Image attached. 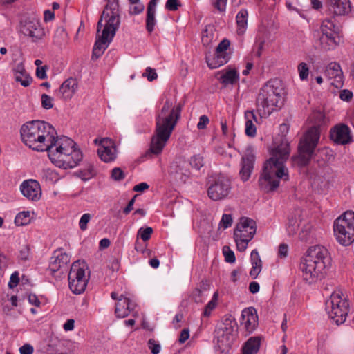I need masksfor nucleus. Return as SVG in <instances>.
I'll use <instances>...</instances> for the list:
<instances>
[{"mask_svg":"<svg viewBox=\"0 0 354 354\" xmlns=\"http://www.w3.org/2000/svg\"><path fill=\"white\" fill-rule=\"evenodd\" d=\"M158 1V0H151L147 6L146 28L149 32L153 30L156 25L155 13Z\"/></svg>","mask_w":354,"mask_h":354,"instance_id":"7c9ffc66","label":"nucleus"},{"mask_svg":"<svg viewBox=\"0 0 354 354\" xmlns=\"http://www.w3.org/2000/svg\"><path fill=\"white\" fill-rule=\"evenodd\" d=\"M78 87L77 81L74 78H68L60 86L57 91V95L63 100L71 99Z\"/></svg>","mask_w":354,"mask_h":354,"instance_id":"bb28decb","label":"nucleus"},{"mask_svg":"<svg viewBox=\"0 0 354 354\" xmlns=\"http://www.w3.org/2000/svg\"><path fill=\"white\" fill-rule=\"evenodd\" d=\"M320 30L322 35L319 37V42L324 50H333L340 44L341 37L338 28L331 19L322 20Z\"/></svg>","mask_w":354,"mask_h":354,"instance_id":"ddd939ff","label":"nucleus"},{"mask_svg":"<svg viewBox=\"0 0 354 354\" xmlns=\"http://www.w3.org/2000/svg\"><path fill=\"white\" fill-rule=\"evenodd\" d=\"M261 346V337H252L244 344L242 354H256Z\"/></svg>","mask_w":354,"mask_h":354,"instance_id":"473e14b6","label":"nucleus"},{"mask_svg":"<svg viewBox=\"0 0 354 354\" xmlns=\"http://www.w3.org/2000/svg\"><path fill=\"white\" fill-rule=\"evenodd\" d=\"M114 18L116 21H118V26L115 28V32L120 27V18L119 13V4L118 0H107V3L102 13L101 17L99 19L97 25V35H100V32L101 28L103 26L102 21L104 20L105 24L104 25V28L108 26V22L110 20Z\"/></svg>","mask_w":354,"mask_h":354,"instance_id":"f3484780","label":"nucleus"},{"mask_svg":"<svg viewBox=\"0 0 354 354\" xmlns=\"http://www.w3.org/2000/svg\"><path fill=\"white\" fill-rule=\"evenodd\" d=\"M111 177L115 180L119 181L123 180L125 177V175L120 168L115 167L112 170Z\"/></svg>","mask_w":354,"mask_h":354,"instance_id":"8fccbe9b","label":"nucleus"},{"mask_svg":"<svg viewBox=\"0 0 354 354\" xmlns=\"http://www.w3.org/2000/svg\"><path fill=\"white\" fill-rule=\"evenodd\" d=\"M327 3L335 15H345L351 10L349 0H327Z\"/></svg>","mask_w":354,"mask_h":354,"instance_id":"cd10ccee","label":"nucleus"},{"mask_svg":"<svg viewBox=\"0 0 354 354\" xmlns=\"http://www.w3.org/2000/svg\"><path fill=\"white\" fill-rule=\"evenodd\" d=\"M33 351V346L29 344H26L19 348L20 354H32Z\"/></svg>","mask_w":354,"mask_h":354,"instance_id":"e2e57ef3","label":"nucleus"},{"mask_svg":"<svg viewBox=\"0 0 354 354\" xmlns=\"http://www.w3.org/2000/svg\"><path fill=\"white\" fill-rule=\"evenodd\" d=\"M144 5L142 3L131 5L129 8V13L131 15H138L141 13L144 10Z\"/></svg>","mask_w":354,"mask_h":354,"instance_id":"864d4df0","label":"nucleus"},{"mask_svg":"<svg viewBox=\"0 0 354 354\" xmlns=\"http://www.w3.org/2000/svg\"><path fill=\"white\" fill-rule=\"evenodd\" d=\"M216 299H217V294L215 293L214 295L213 298L210 301L207 303V304L205 306L204 311H203V316L204 317H209L212 311L216 308Z\"/></svg>","mask_w":354,"mask_h":354,"instance_id":"ea45409f","label":"nucleus"},{"mask_svg":"<svg viewBox=\"0 0 354 354\" xmlns=\"http://www.w3.org/2000/svg\"><path fill=\"white\" fill-rule=\"evenodd\" d=\"M80 178L86 181L91 179L93 176H95V171L94 169V167L91 165H88L85 169H83L79 172Z\"/></svg>","mask_w":354,"mask_h":354,"instance_id":"4c0bfd02","label":"nucleus"},{"mask_svg":"<svg viewBox=\"0 0 354 354\" xmlns=\"http://www.w3.org/2000/svg\"><path fill=\"white\" fill-rule=\"evenodd\" d=\"M248 12L246 9H241L236 17L237 24V34L242 35L245 33L248 26Z\"/></svg>","mask_w":354,"mask_h":354,"instance_id":"72a5a7b5","label":"nucleus"},{"mask_svg":"<svg viewBox=\"0 0 354 354\" xmlns=\"http://www.w3.org/2000/svg\"><path fill=\"white\" fill-rule=\"evenodd\" d=\"M230 45V41L227 39H224L218 44L216 50V51H219V52H221V51L227 52V50L229 48Z\"/></svg>","mask_w":354,"mask_h":354,"instance_id":"13d9d810","label":"nucleus"},{"mask_svg":"<svg viewBox=\"0 0 354 354\" xmlns=\"http://www.w3.org/2000/svg\"><path fill=\"white\" fill-rule=\"evenodd\" d=\"M252 268L250 275L252 279H256L262 269V261L257 250L252 251L250 254Z\"/></svg>","mask_w":354,"mask_h":354,"instance_id":"2f4dec72","label":"nucleus"},{"mask_svg":"<svg viewBox=\"0 0 354 354\" xmlns=\"http://www.w3.org/2000/svg\"><path fill=\"white\" fill-rule=\"evenodd\" d=\"M91 218V215L88 213L84 214L80 218L79 225L80 228L84 231L87 229V224Z\"/></svg>","mask_w":354,"mask_h":354,"instance_id":"de8ad7c7","label":"nucleus"},{"mask_svg":"<svg viewBox=\"0 0 354 354\" xmlns=\"http://www.w3.org/2000/svg\"><path fill=\"white\" fill-rule=\"evenodd\" d=\"M223 253L225 256V259L228 263H234L236 261L234 253L228 246L223 248Z\"/></svg>","mask_w":354,"mask_h":354,"instance_id":"c03bdc74","label":"nucleus"},{"mask_svg":"<svg viewBox=\"0 0 354 354\" xmlns=\"http://www.w3.org/2000/svg\"><path fill=\"white\" fill-rule=\"evenodd\" d=\"M215 52L219 57L221 62L223 63H225V64L227 63L231 58V55L228 52H225V51L219 52V51H216V50Z\"/></svg>","mask_w":354,"mask_h":354,"instance_id":"680f3d73","label":"nucleus"},{"mask_svg":"<svg viewBox=\"0 0 354 354\" xmlns=\"http://www.w3.org/2000/svg\"><path fill=\"white\" fill-rule=\"evenodd\" d=\"M190 165L192 167L199 170L204 165V158L201 155H194L191 158Z\"/></svg>","mask_w":354,"mask_h":354,"instance_id":"a19ab883","label":"nucleus"},{"mask_svg":"<svg viewBox=\"0 0 354 354\" xmlns=\"http://www.w3.org/2000/svg\"><path fill=\"white\" fill-rule=\"evenodd\" d=\"M245 133L248 136L254 137L256 135L257 129L252 120L257 121V118L252 111H247L245 112Z\"/></svg>","mask_w":354,"mask_h":354,"instance_id":"f704fd0d","label":"nucleus"},{"mask_svg":"<svg viewBox=\"0 0 354 354\" xmlns=\"http://www.w3.org/2000/svg\"><path fill=\"white\" fill-rule=\"evenodd\" d=\"M180 6L178 0H167L165 4V8L169 11L177 10Z\"/></svg>","mask_w":354,"mask_h":354,"instance_id":"3c124183","label":"nucleus"},{"mask_svg":"<svg viewBox=\"0 0 354 354\" xmlns=\"http://www.w3.org/2000/svg\"><path fill=\"white\" fill-rule=\"evenodd\" d=\"M232 218L231 214H224L222 216V218L218 224L219 229H227L232 225Z\"/></svg>","mask_w":354,"mask_h":354,"instance_id":"79ce46f5","label":"nucleus"},{"mask_svg":"<svg viewBox=\"0 0 354 354\" xmlns=\"http://www.w3.org/2000/svg\"><path fill=\"white\" fill-rule=\"evenodd\" d=\"M28 301L30 304L39 307L41 305V302L38 298V297L35 294H30L28 296Z\"/></svg>","mask_w":354,"mask_h":354,"instance_id":"774afa93","label":"nucleus"},{"mask_svg":"<svg viewBox=\"0 0 354 354\" xmlns=\"http://www.w3.org/2000/svg\"><path fill=\"white\" fill-rule=\"evenodd\" d=\"M325 75L329 80H333L330 84L339 88L343 84V73L340 65L337 62L330 63L326 68Z\"/></svg>","mask_w":354,"mask_h":354,"instance_id":"393cba45","label":"nucleus"},{"mask_svg":"<svg viewBox=\"0 0 354 354\" xmlns=\"http://www.w3.org/2000/svg\"><path fill=\"white\" fill-rule=\"evenodd\" d=\"M255 157L250 149H248L242 157L239 175L241 179L245 182L249 180L254 169Z\"/></svg>","mask_w":354,"mask_h":354,"instance_id":"412c9836","label":"nucleus"},{"mask_svg":"<svg viewBox=\"0 0 354 354\" xmlns=\"http://www.w3.org/2000/svg\"><path fill=\"white\" fill-rule=\"evenodd\" d=\"M70 261L69 256L62 252V250H57L54 252L50 261L49 270L52 274H55L62 268L66 267Z\"/></svg>","mask_w":354,"mask_h":354,"instance_id":"b1692460","label":"nucleus"},{"mask_svg":"<svg viewBox=\"0 0 354 354\" xmlns=\"http://www.w3.org/2000/svg\"><path fill=\"white\" fill-rule=\"evenodd\" d=\"M241 324L248 333H252L258 325L257 310L253 307L245 308L241 313Z\"/></svg>","mask_w":354,"mask_h":354,"instance_id":"4be33fe9","label":"nucleus"},{"mask_svg":"<svg viewBox=\"0 0 354 354\" xmlns=\"http://www.w3.org/2000/svg\"><path fill=\"white\" fill-rule=\"evenodd\" d=\"M41 106L45 109H50L53 107V99L47 94H42L41 96Z\"/></svg>","mask_w":354,"mask_h":354,"instance_id":"37998d69","label":"nucleus"},{"mask_svg":"<svg viewBox=\"0 0 354 354\" xmlns=\"http://www.w3.org/2000/svg\"><path fill=\"white\" fill-rule=\"evenodd\" d=\"M330 136L332 140L339 145H346L352 141L351 129L344 124L335 125L330 130Z\"/></svg>","mask_w":354,"mask_h":354,"instance_id":"6ab92c4d","label":"nucleus"},{"mask_svg":"<svg viewBox=\"0 0 354 354\" xmlns=\"http://www.w3.org/2000/svg\"><path fill=\"white\" fill-rule=\"evenodd\" d=\"M48 152L50 161L57 167L64 169L76 167L82 160L81 151L75 142L68 137L53 135L48 142Z\"/></svg>","mask_w":354,"mask_h":354,"instance_id":"7ed1b4c3","label":"nucleus"},{"mask_svg":"<svg viewBox=\"0 0 354 354\" xmlns=\"http://www.w3.org/2000/svg\"><path fill=\"white\" fill-rule=\"evenodd\" d=\"M7 266L8 259L4 255L0 254V277L3 275Z\"/></svg>","mask_w":354,"mask_h":354,"instance_id":"052dcab7","label":"nucleus"},{"mask_svg":"<svg viewBox=\"0 0 354 354\" xmlns=\"http://www.w3.org/2000/svg\"><path fill=\"white\" fill-rule=\"evenodd\" d=\"M22 142L34 151L44 152L48 149L53 135L57 133L53 127L44 120H32L24 124L20 129Z\"/></svg>","mask_w":354,"mask_h":354,"instance_id":"39448f33","label":"nucleus"},{"mask_svg":"<svg viewBox=\"0 0 354 354\" xmlns=\"http://www.w3.org/2000/svg\"><path fill=\"white\" fill-rule=\"evenodd\" d=\"M189 337V330L188 328H184L180 334L178 339V341L180 344H183L185 342L186 340H187Z\"/></svg>","mask_w":354,"mask_h":354,"instance_id":"338daca9","label":"nucleus"},{"mask_svg":"<svg viewBox=\"0 0 354 354\" xmlns=\"http://www.w3.org/2000/svg\"><path fill=\"white\" fill-rule=\"evenodd\" d=\"M20 190L26 198L37 201L41 196V187L35 180H24L20 185Z\"/></svg>","mask_w":354,"mask_h":354,"instance_id":"aec40b11","label":"nucleus"},{"mask_svg":"<svg viewBox=\"0 0 354 354\" xmlns=\"http://www.w3.org/2000/svg\"><path fill=\"white\" fill-rule=\"evenodd\" d=\"M227 0H213L212 4L219 12H225Z\"/></svg>","mask_w":354,"mask_h":354,"instance_id":"603ef678","label":"nucleus"},{"mask_svg":"<svg viewBox=\"0 0 354 354\" xmlns=\"http://www.w3.org/2000/svg\"><path fill=\"white\" fill-rule=\"evenodd\" d=\"M19 31L24 35L30 38L32 42L42 39L45 35V31L39 20L33 17L22 19L20 22Z\"/></svg>","mask_w":354,"mask_h":354,"instance_id":"2eb2a0df","label":"nucleus"},{"mask_svg":"<svg viewBox=\"0 0 354 354\" xmlns=\"http://www.w3.org/2000/svg\"><path fill=\"white\" fill-rule=\"evenodd\" d=\"M353 97V93L348 90H342L340 92L339 97L344 101H350Z\"/></svg>","mask_w":354,"mask_h":354,"instance_id":"69168bd1","label":"nucleus"},{"mask_svg":"<svg viewBox=\"0 0 354 354\" xmlns=\"http://www.w3.org/2000/svg\"><path fill=\"white\" fill-rule=\"evenodd\" d=\"M257 225L254 220L243 218L236 225L234 232V238L237 250L243 252L246 250L248 243L256 234Z\"/></svg>","mask_w":354,"mask_h":354,"instance_id":"f8f14e48","label":"nucleus"},{"mask_svg":"<svg viewBox=\"0 0 354 354\" xmlns=\"http://www.w3.org/2000/svg\"><path fill=\"white\" fill-rule=\"evenodd\" d=\"M12 71L15 82L20 83L22 86L28 87L32 83V78L26 71L23 61L15 64L12 68Z\"/></svg>","mask_w":354,"mask_h":354,"instance_id":"a878e982","label":"nucleus"},{"mask_svg":"<svg viewBox=\"0 0 354 354\" xmlns=\"http://www.w3.org/2000/svg\"><path fill=\"white\" fill-rule=\"evenodd\" d=\"M221 75L218 77L219 82L224 86L234 84L238 82L239 74L236 69L227 68L219 72Z\"/></svg>","mask_w":354,"mask_h":354,"instance_id":"c85d7f7f","label":"nucleus"},{"mask_svg":"<svg viewBox=\"0 0 354 354\" xmlns=\"http://www.w3.org/2000/svg\"><path fill=\"white\" fill-rule=\"evenodd\" d=\"M153 233V229L151 227H147L145 229L140 228L138 230V234L144 241H148Z\"/></svg>","mask_w":354,"mask_h":354,"instance_id":"49530a36","label":"nucleus"},{"mask_svg":"<svg viewBox=\"0 0 354 354\" xmlns=\"http://www.w3.org/2000/svg\"><path fill=\"white\" fill-rule=\"evenodd\" d=\"M181 107L167 100L156 116V129L146 156L161 153L180 118Z\"/></svg>","mask_w":354,"mask_h":354,"instance_id":"f03ea898","label":"nucleus"},{"mask_svg":"<svg viewBox=\"0 0 354 354\" xmlns=\"http://www.w3.org/2000/svg\"><path fill=\"white\" fill-rule=\"evenodd\" d=\"M340 291L333 292L326 301V310L329 317L337 325L343 324L348 313V304Z\"/></svg>","mask_w":354,"mask_h":354,"instance_id":"9d476101","label":"nucleus"},{"mask_svg":"<svg viewBox=\"0 0 354 354\" xmlns=\"http://www.w3.org/2000/svg\"><path fill=\"white\" fill-rule=\"evenodd\" d=\"M148 347L152 354H158L160 351V345L154 339H150L148 341Z\"/></svg>","mask_w":354,"mask_h":354,"instance_id":"09e8293b","label":"nucleus"},{"mask_svg":"<svg viewBox=\"0 0 354 354\" xmlns=\"http://www.w3.org/2000/svg\"><path fill=\"white\" fill-rule=\"evenodd\" d=\"M283 88L279 80L268 81L260 90L257 98V109L261 117L266 118L283 104Z\"/></svg>","mask_w":354,"mask_h":354,"instance_id":"0eeeda50","label":"nucleus"},{"mask_svg":"<svg viewBox=\"0 0 354 354\" xmlns=\"http://www.w3.org/2000/svg\"><path fill=\"white\" fill-rule=\"evenodd\" d=\"M288 253V246L287 244L281 243L279 247V256L281 258H286Z\"/></svg>","mask_w":354,"mask_h":354,"instance_id":"0e129e2a","label":"nucleus"},{"mask_svg":"<svg viewBox=\"0 0 354 354\" xmlns=\"http://www.w3.org/2000/svg\"><path fill=\"white\" fill-rule=\"evenodd\" d=\"M231 189L230 179L223 176H218L214 183L208 188V196L214 201L222 200L226 198Z\"/></svg>","mask_w":354,"mask_h":354,"instance_id":"dca6fc26","label":"nucleus"},{"mask_svg":"<svg viewBox=\"0 0 354 354\" xmlns=\"http://www.w3.org/2000/svg\"><path fill=\"white\" fill-rule=\"evenodd\" d=\"M48 68L46 66L37 67L36 69V76L40 80H44L47 78L46 71Z\"/></svg>","mask_w":354,"mask_h":354,"instance_id":"6e6d98bb","label":"nucleus"},{"mask_svg":"<svg viewBox=\"0 0 354 354\" xmlns=\"http://www.w3.org/2000/svg\"><path fill=\"white\" fill-rule=\"evenodd\" d=\"M108 22V26L103 29L100 35H96V41L93 48L92 59H98L100 57L105 50L108 48L109 44L112 41L115 35V28L118 26V21L114 18Z\"/></svg>","mask_w":354,"mask_h":354,"instance_id":"4468645a","label":"nucleus"},{"mask_svg":"<svg viewBox=\"0 0 354 354\" xmlns=\"http://www.w3.org/2000/svg\"><path fill=\"white\" fill-rule=\"evenodd\" d=\"M29 212H22L17 214L15 223L17 225L21 226L28 223L29 222Z\"/></svg>","mask_w":354,"mask_h":354,"instance_id":"58836bf2","label":"nucleus"},{"mask_svg":"<svg viewBox=\"0 0 354 354\" xmlns=\"http://www.w3.org/2000/svg\"><path fill=\"white\" fill-rule=\"evenodd\" d=\"M237 333V323L231 315L223 317L216 330V346L222 353L227 352Z\"/></svg>","mask_w":354,"mask_h":354,"instance_id":"6e6552de","label":"nucleus"},{"mask_svg":"<svg viewBox=\"0 0 354 354\" xmlns=\"http://www.w3.org/2000/svg\"><path fill=\"white\" fill-rule=\"evenodd\" d=\"M39 175L41 180L46 183H53L57 180V173L49 168L43 169Z\"/></svg>","mask_w":354,"mask_h":354,"instance_id":"c9c22d12","label":"nucleus"},{"mask_svg":"<svg viewBox=\"0 0 354 354\" xmlns=\"http://www.w3.org/2000/svg\"><path fill=\"white\" fill-rule=\"evenodd\" d=\"M86 265L80 261L71 265L68 273V286L73 293L80 295L85 291L89 279V274L86 273Z\"/></svg>","mask_w":354,"mask_h":354,"instance_id":"9b49d317","label":"nucleus"},{"mask_svg":"<svg viewBox=\"0 0 354 354\" xmlns=\"http://www.w3.org/2000/svg\"><path fill=\"white\" fill-rule=\"evenodd\" d=\"M299 77L301 80H306L308 77L309 69L306 63L301 62L298 65Z\"/></svg>","mask_w":354,"mask_h":354,"instance_id":"a18cd8bd","label":"nucleus"},{"mask_svg":"<svg viewBox=\"0 0 354 354\" xmlns=\"http://www.w3.org/2000/svg\"><path fill=\"white\" fill-rule=\"evenodd\" d=\"M308 120L313 126L310 127L301 138L298 145V155L294 158L300 166L308 165L314 153L320 138L319 127L324 123L325 115L321 111H315Z\"/></svg>","mask_w":354,"mask_h":354,"instance_id":"423d86ee","label":"nucleus"},{"mask_svg":"<svg viewBox=\"0 0 354 354\" xmlns=\"http://www.w3.org/2000/svg\"><path fill=\"white\" fill-rule=\"evenodd\" d=\"M337 241L342 245H349L354 241V212L347 211L339 216L333 225Z\"/></svg>","mask_w":354,"mask_h":354,"instance_id":"1a4fd4ad","label":"nucleus"},{"mask_svg":"<svg viewBox=\"0 0 354 354\" xmlns=\"http://www.w3.org/2000/svg\"><path fill=\"white\" fill-rule=\"evenodd\" d=\"M136 306L132 300L121 295L115 304V314L118 318H124L134 310Z\"/></svg>","mask_w":354,"mask_h":354,"instance_id":"5701e85b","label":"nucleus"},{"mask_svg":"<svg viewBox=\"0 0 354 354\" xmlns=\"http://www.w3.org/2000/svg\"><path fill=\"white\" fill-rule=\"evenodd\" d=\"M206 62L207 66L212 69L218 68L225 64L221 62V59L216 52L213 55H208L206 57Z\"/></svg>","mask_w":354,"mask_h":354,"instance_id":"e433bc0d","label":"nucleus"},{"mask_svg":"<svg viewBox=\"0 0 354 354\" xmlns=\"http://www.w3.org/2000/svg\"><path fill=\"white\" fill-rule=\"evenodd\" d=\"M301 214L300 209H295L290 213L287 223V230L290 234H294L297 232L301 222Z\"/></svg>","mask_w":354,"mask_h":354,"instance_id":"c756f323","label":"nucleus"},{"mask_svg":"<svg viewBox=\"0 0 354 354\" xmlns=\"http://www.w3.org/2000/svg\"><path fill=\"white\" fill-rule=\"evenodd\" d=\"M19 282L18 272H15L11 274L8 286L10 288H13L17 286Z\"/></svg>","mask_w":354,"mask_h":354,"instance_id":"bf43d9fd","label":"nucleus"},{"mask_svg":"<svg viewBox=\"0 0 354 354\" xmlns=\"http://www.w3.org/2000/svg\"><path fill=\"white\" fill-rule=\"evenodd\" d=\"M97 153L100 159L105 162L113 161L116 158V149L113 141L109 138L101 139Z\"/></svg>","mask_w":354,"mask_h":354,"instance_id":"a211bd4d","label":"nucleus"},{"mask_svg":"<svg viewBox=\"0 0 354 354\" xmlns=\"http://www.w3.org/2000/svg\"><path fill=\"white\" fill-rule=\"evenodd\" d=\"M143 76L146 77L149 81H153L158 77L155 70L151 67H147L146 68L145 72L143 73Z\"/></svg>","mask_w":354,"mask_h":354,"instance_id":"5fc2aeb1","label":"nucleus"},{"mask_svg":"<svg viewBox=\"0 0 354 354\" xmlns=\"http://www.w3.org/2000/svg\"><path fill=\"white\" fill-rule=\"evenodd\" d=\"M330 263V256L325 247L315 245L309 248L300 264L304 280L308 283H314L322 279Z\"/></svg>","mask_w":354,"mask_h":354,"instance_id":"20e7f679","label":"nucleus"},{"mask_svg":"<svg viewBox=\"0 0 354 354\" xmlns=\"http://www.w3.org/2000/svg\"><path fill=\"white\" fill-rule=\"evenodd\" d=\"M209 120L208 117L205 115H201L199 118V121L197 124V128L200 130L204 129L206 128L208 124Z\"/></svg>","mask_w":354,"mask_h":354,"instance_id":"4d7b16f0","label":"nucleus"},{"mask_svg":"<svg viewBox=\"0 0 354 354\" xmlns=\"http://www.w3.org/2000/svg\"><path fill=\"white\" fill-rule=\"evenodd\" d=\"M289 153L290 147L286 141H282L272 150L271 157L265 162L259 179L260 188L263 191L272 192L279 187L281 181L287 182L289 180V171L284 165Z\"/></svg>","mask_w":354,"mask_h":354,"instance_id":"f257e3e1","label":"nucleus"}]
</instances>
